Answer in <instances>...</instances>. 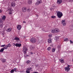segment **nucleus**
I'll use <instances>...</instances> for the list:
<instances>
[{"label":"nucleus","instance_id":"nucleus-34","mask_svg":"<svg viewBox=\"0 0 73 73\" xmlns=\"http://www.w3.org/2000/svg\"><path fill=\"white\" fill-rule=\"evenodd\" d=\"M27 63V64H30V62H31V61H30L29 60H28L26 62Z\"/></svg>","mask_w":73,"mask_h":73},{"label":"nucleus","instance_id":"nucleus-18","mask_svg":"<svg viewBox=\"0 0 73 73\" xmlns=\"http://www.w3.org/2000/svg\"><path fill=\"white\" fill-rule=\"evenodd\" d=\"M48 43H51V42H52V39H49L48 40Z\"/></svg>","mask_w":73,"mask_h":73},{"label":"nucleus","instance_id":"nucleus-25","mask_svg":"<svg viewBox=\"0 0 73 73\" xmlns=\"http://www.w3.org/2000/svg\"><path fill=\"white\" fill-rule=\"evenodd\" d=\"M7 47L8 48V47L9 48L10 47H11V44H10V43H9L7 44Z\"/></svg>","mask_w":73,"mask_h":73},{"label":"nucleus","instance_id":"nucleus-47","mask_svg":"<svg viewBox=\"0 0 73 73\" xmlns=\"http://www.w3.org/2000/svg\"><path fill=\"white\" fill-rule=\"evenodd\" d=\"M33 73H38V72H34Z\"/></svg>","mask_w":73,"mask_h":73},{"label":"nucleus","instance_id":"nucleus-14","mask_svg":"<svg viewBox=\"0 0 73 73\" xmlns=\"http://www.w3.org/2000/svg\"><path fill=\"white\" fill-rule=\"evenodd\" d=\"M11 5L13 7H15L16 3L15 2H12L11 4Z\"/></svg>","mask_w":73,"mask_h":73},{"label":"nucleus","instance_id":"nucleus-46","mask_svg":"<svg viewBox=\"0 0 73 73\" xmlns=\"http://www.w3.org/2000/svg\"><path fill=\"white\" fill-rule=\"evenodd\" d=\"M2 12V10L0 9V13H1Z\"/></svg>","mask_w":73,"mask_h":73},{"label":"nucleus","instance_id":"nucleus-20","mask_svg":"<svg viewBox=\"0 0 73 73\" xmlns=\"http://www.w3.org/2000/svg\"><path fill=\"white\" fill-rule=\"evenodd\" d=\"M3 23H0V28H3Z\"/></svg>","mask_w":73,"mask_h":73},{"label":"nucleus","instance_id":"nucleus-39","mask_svg":"<svg viewBox=\"0 0 73 73\" xmlns=\"http://www.w3.org/2000/svg\"><path fill=\"white\" fill-rule=\"evenodd\" d=\"M58 49H60V48H61V46L60 45H58Z\"/></svg>","mask_w":73,"mask_h":73},{"label":"nucleus","instance_id":"nucleus-28","mask_svg":"<svg viewBox=\"0 0 73 73\" xmlns=\"http://www.w3.org/2000/svg\"><path fill=\"white\" fill-rule=\"evenodd\" d=\"M68 41V38H66V39H65L64 40V41H65V42H67Z\"/></svg>","mask_w":73,"mask_h":73},{"label":"nucleus","instance_id":"nucleus-50","mask_svg":"<svg viewBox=\"0 0 73 73\" xmlns=\"http://www.w3.org/2000/svg\"><path fill=\"white\" fill-rule=\"evenodd\" d=\"M13 44H14L13 46H15V43H14Z\"/></svg>","mask_w":73,"mask_h":73},{"label":"nucleus","instance_id":"nucleus-3","mask_svg":"<svg viewBox=\"0 0 73 73\" xmlns=\"http://www.w3.org/2000/svg\"><path fill=\"white\" fill-rule=\"evenodd\" d=\"M70 66L69 65H68L67 66V67H65L64 69H65V71H66V72H69V70H70Z\"/></svg>","mask_w":73,"mask_h":73},{"label":"nucleus","instance_id":"nucleus-54","mask_svg":"<svg viewBox=\"0 0 73 73\" xmlns=\"http://www.w3.org/2000/svg\"><path fill=\"white\" fill-rule=\"evenodd\" d=\"M58 53H60V52L59 51H58Z\"/></svg>","mask_w":73,"mask_h":73},{"label":"nucleus","instance_id":"nucleus-49","mask_svg":"<svg viewBox=\"0 0 73 73\" xmlns=\"http://www.w3.org/2000/svg\"><path fill=\"white\" fill-rule=\"evenodd\" d=\"M30 54H33V52H31Z\"/></svg>","mask_w":73,"mask_h":73},{"label":"nucleus","instance_id":"nucleus-44","mask_svg":"<svg viewBox=\"0 0 73 73\" xmlns=\"http://www.w3.org/2000/svg\"><path fill=\"white\" fill-rule=\"evenodd\" d=\"M6 28H7V27H5L4 28V29L5 30V29H6Z\"/></svg>","mask_w":73,"mask_h":73},{"label":"nucleus","instance_id":"nucleus-22","mask_svg":"<svg viewBox=\"0 0 73 73\" xmlns=\"http://www.w3.org/2000/svg\"><path fill=\"white\" fill-rule=\"evenodd\" d=\"M32 1L29 0L28 1V4H32Z\"/></svg>","mask_w":73,"mask_h":73},{"label":"nucleus","instance_id":"nucleus-41","mask_svg":"<svg viewBox=\"0 0 73 73\" xmlns=\"http://www.w3.org/2000/svg\"><path fill=\"white\" fill-rule=\"evenodd\" d=\"M26 72L27 73H30V72H29V71L28 70H26Z\"/></svg>","mask_w":73,"mask_h":73},{"label":"nucleus","instance_id":"nucleus-12","mask_svg":"<svg viewBox=\"0 0 73 73\" xmlns=\"http://www.w3.org/2000/svg\"><path fill=\"white\" fill-rule=\"evenodd\" d=\"M13 11V10L12 9H9V14H10V15H11V14H12V12Z\"/></svg>","mask_w":73,"mask_h":73},{"label":"nucleus","instance_id":"nucleus-11","mask_svg":"<svg viewBox=\"0 0 73 73\" xmlns=\"http://www.w3.org/2000/svg\"><path fill=\"white\" fill-rule=\"evenodd\" d=\"M15 45L16 46H17V47H20L21 46V44L16 43L15 44Z\"/></svg>","mask_w":73,"mask_h":73},{"label":"nucleus","instance_id":"nucleus-56","mask_svg":"<svg viewBox=\"0 0 73 73\" xmlns=\"http://www.w3.org/2000/svg\"><path fill=\"white\" fill-rule=\"evenodd\" d=\"M15 1H16V0H15Z\"/></svg>","mask_w":73,"mask_h":73},{"label":"nucleus","instance_id":"nucleus-21","mask_svg":"<svg viewBox=\"0 0 73 73\" xmlns=\"http://www.w3.org/2000/svg\"><path fill=\"white\" fill-rule=\"evenodd\" d=\"M8 46H7V45H5V46L3 48L4 49H8Z\"/></svg>","mask_w":73,"mask_h":73},{"label":"nucleus","instance_id":"nucleus-23","mask_svg":"<svg viewBox=\"0 0 73 73\" xmlns=\"http://www.w3.org/2000/svg\"><path fill=\"white\" fill-rule=\"evenodd\" d=\"M56 50V49L54 48H53L52 49V52H54Z\"/></svg>","mask_w":73,"mask_h":73},{"label":"nucleus","instance_id":"nucleus-29","mask_svg":"<svg viewBox=\"0 0 73 73\" xmlns=\"http://www.w3.org/2000/svg\"><path fill=\"white\" fill-rule=\"evenodd\" d=\"M52 34H50L48 35L49 37H50V38L52 37Z\"/></svg>","mask_w":73,"mask_h":73},{"label":"nucleus","instance_id":"nucleus-4","mask_svg":"<svg viewBox=\"0 0 73 73\" xmlns=\"http://www.w3.org/2000/svg\"><path fill=\"white\" fill-rule=\"evenodd\" d=\"M42 3V1L41 0H37L36 3L35 4L36 5H38Z\"/></svg>","mask_w":73,"mask_h":73},{"label":"nucleus","instance_id":"nucleus-17","mask_svg":"<svg viewBox=\"0 0 73 73\" xmlns=\"http://www.w3.org/2000/svg\"><path fill=\"white\" fill-rule=\"evenodd\" d=\"M14 40H16L17 41H18L20 40V38L17 37H16L14 38Z\"/></svg>","mask_w":73,"mask_h":73},{"label":"nucleus","instance_id":"nucleus-52","mask_svg":"<svg viewBox=\"0 0 73 73\" xmlns=\"http://www.w3.org/2000/svg\"><path fill=\"white\" fill-rule=\"evenodd\" d=\"M3 35H4V33H2Z\"/></svg>","mask_w":73,"mask_h":73},{"label":"nucleus","instance_id":"nucleus-26","mask_svg":"<svg viewBox=\"0 0 73 73\" xmlns=\"http://www.w3.org/2000/svg\"><path fill=\"white\" fill-rule=\"evenodd\" d=\"M26 9L27 12H30V11H31V9L29 8H27V9Z\"/></svg>","mask_w":73,"mask_h":73},{"label":"nucleus","instance_id":"nucleus-19","mask_svg":"<svg viewBox=\"0 0 73 73\" xmlns=\"http://www.w3.org/2000/svg\"><path fill=\"white\" fill-rule=\"evenodd\" d=\"M5 18H6V17H5V16L3 15V17L2 18V20H5Z\"/></svg>","mask_w":73,"mask_h":73},{"label":"nucleus","instance_id":"nucleus-16","mask_svg":"<svg viewBox=\"0 0 73 73\" xmlns=\"http://www.w3.org/2000/svg\"><path fill=\"white\" fill-rule=\"evenodd\" d=\"M59 60L60 62H61V63H62V64H63V63H64L65 62L64 59H60Z\"/></svg>","mask_w":73,"mask_h":73},{"label":"nucleus","instance_id":"nucleus-9","mask_svg":"<svg viewBox=\"0 0 73 73\" xmlns=\"http://www.w3.org/2000/svg\"><path fill=\"white\" fill-rule=\"evenodd\" d=\"M55 33H58L60 32V30L57 28H55Z\"/></svg>","mask_w":73,"mask_h":73},{"label":"nucleus","instance_id":"nucleus-51","mask_svg":"<svg viewBox=\"0 0 73 73\" xmlns=\"http://www.w3.org/2000/svg\"><path fill=\"white\" fill-rule=\"evenodd\" d=\"M29 1H32V0H29Z\"/></svg>","mask_w":73,"mask_h":73},{"label":"nucleus","instance_id":"nucleus-7","mask_svg":"<svg viewBox=\"0 0 73 73\" xmlns=\"http://www.w3.org/2000/svg\"><path fill=\"white\" fill-rule=\"evenodd\" d=\"M22 11L23 12H26V11H27V8L25 7H24L22 8Z\"/></svg>","mask_w":73,"mask_h":73},{"label":"nucleus","instance_id":"nucleus-24","mask_svg":"<svg viewBox=\"0 0 73 73\" xmlns=\"http://www.w3.org/2000/svg\"><path fill=\"white\" fill-rule=\"evenodd\" d=\"M4 49L3 48H2L1 50H0V52H3L4 51Z\"/></svg>","mask_w":73,"mask_h":73},{"label":"nucleus","instance_id":"nucleus-13","mask_svg":"<svg viewBox=\"0 0 73 73\" xmlns=\"http://www.w3.org/2000/svg\"><path fill=\"white\" fill-rule=\"evenodd\" d=\"M62 3V0H57V4H60Z\"/></svg>","mask_w":73,"mask_h":73},{"label":"nucleus","instance_id":"nucleus-1","mask_svg":"<svg viewBox=\"0 0 73 73\" xmlns=\"http://www.w3.org/2000/svg\"><path fill=\"white\" fill-rule=\"evenodd\" d=\"M56 13L57 15L58 18H61L63 16L62 13L60 11H58L56 12Z\"/></svg>","mask_w":73,"mask_h":73},{"label":"nucleus","instance_id":"nucleus-53","mask_svg":"<svg viewBox=\"0 0 73 73\" xmlns=\"http://www.w3.org/2000/svg\"><path fill=\"white\" fill-rule=\"evenodd\" d=\"M36 16H37V17H38V15H36Z\"/></svg>","mask_w":73,"mask_h":73},{"label":"nucleus","instance_id":"nucleus-55","mask_svg":"<svg viewBox=\"0 0 73 73\" xmlns=\"http://www.w3.org/2000/svg\"><path fill=\"white\" fill-rule=\"evenodd\" d=\"M28 56V55H27V56Z\"/></svg>","mask_w":73,"mask_h":73},{"label":"nucleus","instance_id":"nucleus-10","mask_svg":"<svg viewBox=\"0 0 73 73\" xmlns=\"http://www.w3.org/2000/svg\"><path fill=\"white\" fill-rule=\"evenodd\" d=\"M18 30H20L21 29V26L20 25H18L17 27Z\"/></svg>","mask_w":73,"mask_h":73},{"label":"nucleus","instance_id":"nucleus-2","mask_svg":"<svg viewBox=\"0 0 73 73\" xmlns=\"http://www.w3.org/2000/svg\"><path fill=\"white\" fill-rule=\"evenodd\" d=\"M23 51L24 52V54L27 53V51H28V49L26 47H23Z\"/></svg>","mask_w":73,"mask_h":73},{"label":"nucleus","instance_id":"nucleus-8","mask_svg":"<svg viewBox=\"0 0 73 73\" xmlns=\"http://www.w3.org/2000/svg\"><path fill=\"white\" fill-rule=\"evenodd\" d=\"M1 61L3 62V63H5L6 62V60L5 59H3L2 58H1L0 59Z\"/></svg>","mask_w":73,"mask_h":73},{"label":"nucleus","instance_id":"nucleus-6","mask_svg":"<svg viewBox=\"0 0 73 73\" xmlns=\"http://www.w3.org/2000/svg\"><path fill=\"white\" fill-rule=\"evenodd\" d=\"M65 20H62L61 22L63 24V26H65L66 24V23H65Z\"/></svg>","mask_w":73,"mask_h":73},{"label":"nucleus","instance_id":"nucleus-48","mask_svg":"<svg viewBox=\"0 0 73 73\" xmlns=\"http://www.w3.org/2000/svg\"><path fill=\"white\" fill-rule=\"evenodd\" d=\"M23 23H26V22H25V21H23Z\"/></svg>","mask_w":73,"mask_h":73},{"label":"nucleus","instance_id":"nucleus-42","mask_svg":"<svg viewBox=\"0 0 73 73\" xmlns=\"http://www.w3.org/2000/svg\"><path fill=\"white\" fill-rule=\"evenodd\" d=\"M70 44H72L73 43V41L71 40H70Z\"/></svg>","mask_w":73,"mask_h":73},{"label":"nucleus","instance_id":"nucleus-30","mask_svg":"<svg viewBox=\"0 0 73 73\" xmlns=\"http://www.w3.org/2000/svg\"><path fill=\"white\" fill-rule=\"evenodd\" d=\"M69 27L70 28H73V24L70 25Z\"/></svg>","mask_w":73,"mask_h":73},{"label":"nucleus","instance_id":"nucleus-5","mask_svg":"<svg viewBox=\"0 0 73 73\" xmlns=\"http://www.w3.org/2000/svg\"><path fill=\"white\" fill-rule=\"evenodd\" d=\"M31 41L33 43H35L36 42V39L35 38H33L31 39Z\"/></svg>","mask_w":73,"mask_h":73},{"label":"nucleus","instance_id":"nucleus-40","mask_svg":"<svg viewBox=\"0 0 73 73\" xmlns=\"http://www.w3.org/2000/svg\"><path fill=\"white\" fill-rule=\"evenodd\" d=\"M69 2H73V0H68Z\"/></svg>","mask_w":73,"mask_h":73},{"label":"nucleus","instance_id":"nucleus-38","mask_svg":"<svg viewBox=\"0 0 73 73\" xmlns=\"http://www.w3.org/2000/svg\"><path fill=\"white\" fill-rule=\"evenodd\" d=\"M13 70L14 71H16V70H17V68H15Z\"/></svg>","mask_w":73,"mask_h":73},{"label":"nucleus","instance_id":"nucleus-31","mask_svg":"<svg viewBox=\"0 0 73 73\" xmlns=\"http://www.w3.org/2000/svg\"><path fill=\"white\" fill-rule=\"evenodd\" d=\"M50 49H51V47H48L47 48V50H50Z\"/></svg>","mask_w":73,"mask_h":73},{"label":"nucleus","instance_id":"nucleus-15","mask_svg":"<svg viewBox=\"0 0 73 73\" xmlns=\"http://www.w3.org/2000/svg\"><path fill=\"white\" fill-rule=\"evenodd\" d=\"M11 31H12V28H8L6 30V31L7 32H11Z\"/></svg>","mask_w":73,"mask_h":73},{"label":"nucleus","instance_id":"nucleus-35","mask_svg":"<svg viewBox=\"0 0 73 73\" xmlns=\"http://www.w3.org/2000/svg\"><path fill=\"white\" fill-rule=\"evenodd\" d=\"M3 19L0 20V23H3Z\"/></svg>","mask_w":73,"mask_h":73},{"label":"nucleus","instance_id":"nucleus-32","mask_svg":"<svg viewBox=\"0 0 73 73\" xmlns=\"http://www.w3.org/2000/svg\"><path fill=\"white\" fill-rule=\"evenodd\" d=\"M51 18L52 19H55L56 18V17L54 16H52L51 17Z\"/></svg>","mask_w":73,"mask_h":73},{"label":"nucleus","instance_id":"nucleus-36","mask_svg":"<svg viewBox=\"0 0 73 73\" xmlns=\"http://www.w3.org/2000/svg\"><path fill=\"white\" fill-rule=\"evenodd\" d=\"M11 73H13L14 72V71L12 69L11 71H10Z\"/></svg>","mask_w":73,"mask_h":73},{"label":"nucleus","instance_id":"nucleus-27","mask_svg":"<svg viewBox=\"0 0 73 73\" xmlns=\"http://www.w3.org/2000/svg\"><path fill=\"white\" fill-rule=\"evenodd\" d=\"M51 32L52 33H55V29H54V30H52V31H51Z\"/></svg>","mask_w":73,"mask_h":73},{"label":"nucleus","instance_id":"nucleus-43","mask_svg":"<svg viewBox=\"0 0 73 73\" xmlns=\"http://www.w3.org/2000/svg\"><path fill=\"white\" fill-rule=\"evenodd\" d=\"M33 48V47H32V46H31L30 47V49H32Z\"/></svg>","mask_w":73,"mask_h":73},{"label":"nucleus","instance_id":"nucleus-33","mask_svg":"<svg viewBox=\"0 0 73 73\" xmlns=\"http://www.w3.org/2000/svg\"><path fill=\"white\" fill-rule=\"evenodd\" d=\"M31 69H32V68H28L27 69V70H31Z\"/></svg>","mask_w":73,"mask_h":73},{"label":"nucleus","instance_id":"nucleus-45","mask_svg":"<svg viewBox=\"0 0 73 73\" xmlns=\"http://www.w3.org/2000/svg\"><path fill=\"white\" fill-rule=\"evenodd\" d=\"M5 46V44H4L3 45H2V46H1V47H4Z\"/></svg>","mask_w":73,"mask_h":73},{"label":"nucleus","instance_id":"nucleus-37","mask_svg":"<svg viewBox=\"0 0 73 73\" xmlns=\"http://www.w3.org/2000/svg\"><path fill=\"white\" fill-rule=\"evenodd\" d=\"M56 40H59V38L58 37H57V36L56 37Z\"/></svg>","mask_w":73,"mask_h":73}]
</instances>
